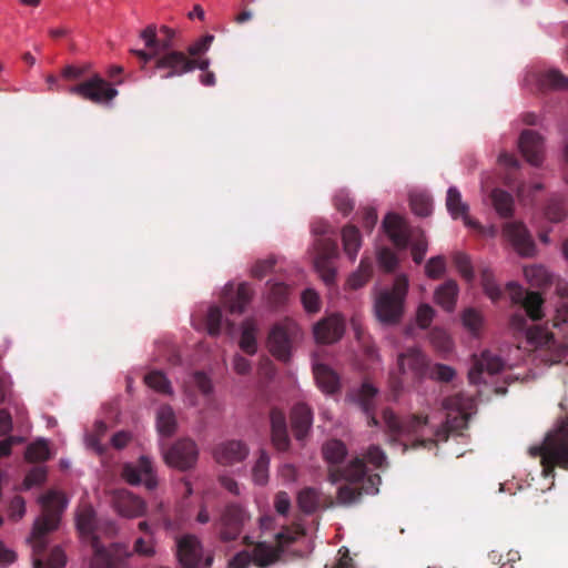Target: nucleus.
<instances>
[{
  "instance_id": "f257e3e1",
  "label": "nucleus",
  "mask_w": 568,
  "mask_h": 568,
  "mask_svg": "<svg viewBox=\"0 0 568 568\" xmlns=\"http://www.w3.org/2000/svg\"><path fill=\"white\" fill-rule=\"evenodd\" d=\"M42 513L36 519L29 538L32 547L33 568H63L67 557L60 547H53L47 556L48 535L58 529L68 500L62 493L50 490L39 498Z\"/></svg>"
},
{
  "instance_id": "f03ea898",
  "label": "nucleus",
  "mask_w": 568,
  "mask_h": 568,
  "mask_svg": "<svg viewBox=\"0 0 568 568\" xmlns=\"http://www.w3.org/2000/svg\"><path fill=\"white\" fill-rule=\"evenodd\" d=\"M514 304H520L524 313L518 312L511 315L509 324L516 333H525L528 342L536 347H550L555 337L548 329L535 325L528 326V316L531 321H539L544 317V298L538 292H525L521 286L510 282L507 284Z\"/></svg>"
},
{
  "instance_id": "7ed1b4c3",
  "label": "nucleus",
  "mask_w": 568,
  "mask_h": 568,
  "mask_svg": "<svg viewBox=\"0 0 568 568\" xmlns=\"http://www.w3.org/2000/svg\"><path fill=\"white\" fill-rule=\"evenodd\" d=\"M304 530L300 526L294 528L284 527L283 530L275 535L276 545H271L266 541H254L253 537L245 535L242 538V544L252 547V551L241 550L235 554L227 564V568H248L254 564L258 568H267L277 562L285 547L295 542Z\"/></svg>"
},
{
  "instance_id": "20e7f679",
  "label": "nucleus",
  "mask_w": 568,
  "mask_h": 568,
  "mask_svg": "<svg viewBox=\"0 0 568 568\" xmlns=\"http://www.w3.org/2000/svg\"><path fill=\"white\" fill-rule=\"evenodd\" d=\"M429 358L419 348L409 347L397 355L396 367L389 372V389L397 399L405 389L417 387L428 375Z\"/></svg>"
},
{
  "instance_id": "39448f33",
  "label": "nucleus",
  "mask_w": 568,
  "mask_h": 568,
  "mask_svg": "<svg viewBox=\"0 0 568 568\" xmlns=\"http://www.w3.org/2000/svg\"><path fill=\"white\" fill-rule=\"evenodd\" d=\"M342 479L348 484L338 488L337 500L343 505H351L359 500L363 493L373 494L377 493V486L382 479L378 474L366 475V464L362 458H354L346 467V469H332L329 473V480L335 484Z\"/></svg>"
},
{
  "instance_id": "423d86ee",
  "label": "nucleus",
  "mask_w": 568,
  "mask_h": 568,
  "mask_svg": "<svg viewBox=\"0 0 568 568\" xmlns=\"http://www.w3.org/2000/svg\"><path fill=\"white\" fill-rule=\"evenodd\" d=\"M529 454L541 458L545 477H554L556 467L568 470V417L559 418L544 443L530 447Z\"/></svg>"
},
{
  "instance_id": "0eeeda50",
  "label": "nucleus",
  "mask_w": 568,
  "mask_h": 568,
  "mask_svg": "<svg viewBox=\"0 0 568 568\" xmlns=\"http://www.w3.org/2000/svg\"><path fill=\"white\" fill-rule=\"evenodd\" d=\"M312 232L316 236L314 242V267L321 278L331 285L335 281L336 271L333 266V258L338 254V246L335 233L325 221H316L312 224Z\"/></svg>"
},
{
  "instance_id": "6e6552de",
  "label": "nucleus",
  "mask_w": 568,
  "mask_h": 568,
  "mask_svg": "<svg viewBox=\"0 0 568 568\" xmlns=\"http://www.w3.org/2000/svg\"><path fill=\"white\" fill-rule=\"evenodd\" d=\"M250 510L241 503H226L214 523L216 538L223 542L236 541L251 523Z\"/></svg>"
},
{
  "instance_id": "1a4fd4ad",
  "label": "nucleus",
  "mask_w": 568,
  "mask_h": 568,
  "mask_svg": "<svg viewBox=\"0 0 568 568\" xmlns=\"http://www.w3.org/2000/svg\"><path fill=\"white\" fill-rule=\"evenodd\" d=\"M408 281L405 276H397L390 290L382 291L375 300V313L379 322L396 324L404 312V302L407 295Z\"/></svg>"
},
{
  "instance_id": "9d476101",
  "label": "nucleus",
  "mask_w": 568,
  "mask_h": 568,
  "mask_svg": "<svg viewBox=\"0 0 568 568\" xmlns=\"http://www.w3.org/2000/svg\"><path fill=\"white\" fill-rule=\"evenodd\" d=\"M384 420L389 432L396 436H417L412 443V448L433 449L437 447V439L419 437L424 435L428 425V417L426 415L414 414L402 419L392 412L386 410L384 412Z\"/></svg>"
},
{
  "instance_id": "9b49d317",
  "label": "nucleus",
  "mask_w": 568,
  "mask_h": 568,
  "mask_svg": "<svg viewBox=\"0 0 568 568\" xmlns=\"http://www.w3.org/2000/svg\"><path fill=\"white\" fill-rule=\"evenodd\" d=\"M90 546L92 549L90 568H128L131 552L126 545L112 542L104 546L100 539H93Z\"/></svg>"
},
{
  "instance_id": "f8f14e48",
  "label": "nucleus",
  "mask_w": 568,
  "mask_h": 568,
  "mask_svg": "<svg viewBox=\"0 0 568 568\" xmlns=\"http://www.w3.org/2000/svg\"><path fill=\"white\" fill-rule=\"evenodd\" d=\"M210 67L209 59H191L181 51H170L158 58L155 69L164 70L161 74L162 79H171L181 77L184 73L191 72L194 69L206 71Z\"/></svg>"
},
{
  "instance_id": "ddd939ff",
  "label": "nucleus",
  "mask_w": 568,
  "mask_h": 568,
  "mask_svg": "<svg viewBox=\"0 0 568 568\" xmlns=\"http://www.w3.org/2000/svg\"><path fill=\"white\" fill-rule=\"evenodd\" d=\"M300 333L298 325L290 318L276 323L268 334V348L274 357L284 363L288 362L292 345Z\"/></svg>"
},
{
  "instance_id": "4468645a",
  "label": "nucleus",
  "mask_w": 568,
  "mask_h": 568,
  "mask_svg": "<svg viewBox=\"0 0 568 568\" xmlns=\"http://www.w3.org/2000/svg\"><path fill=\"white\" fill-rule=\"evenodd\" d=\"M69 93L95 104H109L116 95L118 90L99 74L69 88Z\"/></svg>"
},
{
  "instance_id": "2eb2a0df",
  "label": "nucleus",
  "mask_w": 568,
  "mask_h": 568,
  "mask_svg": "<svg viewBox=\"0 0 568 568\" xmlns=\"http://www.w3.org/2000/svg\"><path fill=\"white\" fill-rule=\"evenodd\" d=\"M121 477L131 486L143 484L150 491L158 487L153 462L148 456H141L136 463H125L121 469Z\"/></svg>"
},
{
  "instance_id": "dca6fc26",
  "label": "nucleus",
  "mask_w": 568,
  "mask_h": 568,
  "mask_svg": "<svg viewBox=\"0 0 568 568\" xmlns=\"http://www.w3.org/2000/svg\"><path fill=\"white\" fill-rule=\"evenodd\" d=\"M111 504L119 516L128 519L143 517L148 509L143 498L125 488L112 491Z\"/></svg>"
},
{
  "instance_id": "f3484780",
  "label": "nucleus",
  "mask_w": 568,
  "mask_h": 568,
  "mask_svg": "<svg viewBox=\"0 0 568 568\" xmlns=\"http://www.w3.org/2000/svg\"><path fill=\"white\" fill-rule=\"evenodd\" d=\"M165 463L180 470L192 468L199 456L195 442L189 438L180 439L163 454Z\"/></svg>"
},
{
  "instance_id": "a211bd4d",
  "label": "nucleus",
  "mask_w": 568,
  "mask_h": 568,
  "mask_svg": "<svg viewBox=\"0 0 568 568\" xmlns=\"http://www.w3.org/2000/svg\"><path fill=\"white\" fill-rule=\"evenodd\" d=\"M503 234L519 255L530 257L535 254V242L521 222H507L503 227Z\"/></svg>"
},
{
  "instance_id": "6ab92c4d",
  "label": "nucleus",
  "mask_w": 568,
  "mask_h": 568,
  "mask_svg": "<svg viewBox=\"0 0 568 568\" xmlns=\"http://www.w3.org/2000/svg\"><path fill=\"white\" fill-rule=\"evenodd\" d=\"M176 556L183 568H197L203 560V547L195 535H184L176 541Z\"/></svg>"
},
{
  "instance_id": "aec40b11",
  "label": "nucleus",
  "mask_w": 568,
  "mask_h": 568,
  "mask_svg": "<svg viewBox=\"0 0 568 568\" xmlns=\"http://www.w3.org/2000/svg\"><path fill=\"white\" fill-rule=\"evenodd\" d=\"M345 332V322L337 315L332 314L318 321L313 327L315 341L321 344H333L338 342Z\"/></svg>"
},
{
  "instance_id": "412c9836",
  "label": "nucleus",
  "mask_w": 568,
  "mask_h": 568,
  "mask_svg": "<svg viewBox=\"0 0 568 568\" xmlns=\"http://www.w3.org/2000/svg\"><path fill=\"white\" fill-rule=\"evenodd\" d=\"M252 297L253 290L248 283H241L236 288L229 284L223 291L222 302L231 314H242Z\"/></svg>"
},
{
  "instance_id": "4be33fe9",
  "label": "nucleus",
  "mask_w": 568,
  "mask_h": 568,
  "mask_svg": "<svg viewBox=\"0 0 568 568\" xmlns=\"http://www.w3.org/2000/svg\"><path fill=\"white\" fill-rule=\"evenodd\" d=\"M518 145L526 161L539 166L544 160V138L534 130H524L520 133Z\"/></svg>"
},
{
  "instance_id": "5701e85b",
  "label": "nucleus",
  "mask_w": 568,
  "mask_h": 568,
  "mask_svg": "<svg viewBox=\"0 0 568 568\" xmlns=\"http://www.w3.org/2000/svg\"><path fill=\"white\" fill-rule=\"evenodd\" d=\"M156 31L158 29L155 24H149L145 29H143L140 32V39L144 42V45L148 49H150V51L136 49L130 50V52L140 60L141 69H144L145 65L152 60L155 61V65L158 58L163 55V53L160 54L163 51L161 50V42L160 39L158 38Z\"/></svg>"
},
{
  "instance_id": "b1692460",
  "label": "nucleus",
  "mask_w": 568,
  "mask_h": 568,
  "mask_svg": "<svg viewBox=\"0 0 568 568\" xmlns=\"http://www.w3.org/2000/svg\"><path fill=\"white\" fill-rule=\"evenodd\" d=\"M98 520L95 510L90 504L82 503L79 505L75 513V526L81 537L89 544L93 539H99L97 535Z\"/></svg>"
},
{
  "instance_id": "393cba45",
  "label": "nucleus",
  "mask_w": 568,
  "mask_h": 568,
  "mask_svg": "<svg viewBox=\"0 0 568 568\" xmlns=\"http://www.w3.org/2000/svg\"><path fill=\"white\" fill-rule=\"evenodd\" d=\"M503 368L504 362L498 355L489 351H484L480 358L476 359L474 366L470 368L468 379L471 384L477 385L481 383L484 372L494 375L503 371Z\"/></svg>"
},
{
  "instance_id": "a878e982",
  "label": "nucleus",
  "mask_w": 568,
  "mask_h": 568,
  "mask_svg": "<svg viewBox=\"0 0 568 568\" xmlns=\"http://www.w3.org/2000/svg\"><path fill=\"white\" fill-rule=\"evenodd\" d=\"M248 455V448L241 440H227L216 446L214 458L219 464L233 465L244 460Z\"/></svg>"
},
{
  "instance_id": "bb28decb",
  "label": "nucleus",
  "mask_w": 568,
  "mask_h": 568,
  "mask_svg": "<svg viewBox=\"0 0 568 568\" xmlns=\"http://www.w3.org/2000/svg\"><path fill=\"white\" fill-rule=\"evenodd\" d=\"M291 425L297 440H304L313 425V412L305 403H298L291 410Z\"/></svg>"
},
{
  "instance_id": "cd10ccee",
  "label": "nucleus",
  "mask_w": 568,
  "mask_h": 568,
  "mask_svg": "<svg viewBox=\"0 0 568 568\" xmlns=\"http://www.w3.org/2000/svg\"><path fill=\"white\" fill-rule=\"evenodd\" d=\"M383 229L398 248H405L409 242L406 222L395 213H388L383 221Z\"/></svg>"
},
{
  "instance_id": "c85d7f7f",
  "label": "nucleus",
  "mask_w": 568,
  "mask_h": 568,
  "mask_svg": "<svg viewBox=\"0 0 568 568\" xmlns=\"http://www.w3.org/2000/svg\"><path fill=\"white\" fill-rule=\"evenodd\" d=\"M270 417L272 443L277 450L286 452L290 447V437L285 414L277 408H273Z\"/></svg>"
},
{
  "instance_id": "c756f323",
  "label": "nucleus",
  "mask_w": 568,
  "mask_h": 568,
  "mask_svg": "<svg viewBox=\"0 0 568 568\" xmlns=\"http://www.w3.org/2000/svg\"><path fill=\"white\" fill-rule=\"evenodd\" d=\"M446 207L454 220L462 217L466 226H478V224L468 216L469 207L463 202L462 194L455 186H450L447 191Z\"/></svg>"
},
{
  "instance_id": "7c9ffc66",
  "label": "nucleus",
  "mask_w": 568,
  "mask_h": 568,
  "mask_svg": "<svg viewBox=\"0 0 568 568\" xmlns=\"http://www.w3.org/2000/svg\"><path fill=\"white\" fill-rule=\"evenodd\" d=\"M532 78L536 81L537 89L541 92L568 89V78L556 69L535 73Z\"/></svg>"
},
{
  "instance_id": "2f4dec72",
  "label": "nucleus",
  "mask_w": 568,
  "mask_h": 568,
  "mask_svg": "<svg viewBox=\"0 0 568 568\" xmlns=\"http://www.w3.org/2000/svg\"><path fill=\"white\" fill-rule=\"evenodd\" d=\"M377 394V388L369 383H363L357 394V402L362 410L367 417V424L369 426H376L378 424L375 416V402L374 398Z\"/></svg>"
},
{
  "instance_id": "473e14b6",
  "label": "nucleus",
  "mask_w": 568,
  "mask_h": 568,
  "mask_svg": "<svg viewBox=\"0 0 568 568\" xmlns=\"http://www.w3.org/2000/svg\"><path fill=\"white\" fill-rule=\"evenodd\" d=\"M314 377L318 388L326 394H334L339 388L337 374L325 364H315L313 367Z\"/></svg>"
},
{
  "instance_id": "72a5a7b5",
  "label": "nucleus",
  "mask_w": 568,
  "mask_h": 568,
  "mask_svg": "<svg viewBox=\"0 0 568 568\" xmlns=\"http://www.w3.org/2000/svg\"><path fill=\"white\" fill-rule=\"evenodd\" d=\"M458 292L459 290L456 281L448 280L437 287L434 294V300L442 308L447 312H452L455 308Z\"/></svg>"
},
{
  "instance_id": "f704fd0d",
  "label": "nucleus",
  "mask_w": 568,
  "mask_h": 568,
  "mask_svg": "<svg viewBox=\"0 0 568 568\" xmlns=\"http://www.w3.org/2000/svg\"><path fill=\"white\" fill-rule=\"evenodd\" d=\"M323 455L325 460L331 465L328 474L332 469H343L339 465L344 462L347 449L345 444L339 439H331L323 446Z\"/></svg>"
},
{
  "instance_id": "c9c22d12",
  "label": "nucleus",
  "mask_w": 568,
  "mask_h": 568,
  "mask_svg": "<svg viewBox=\"0 0 568 568\" xmlns=\"http://www.w3.org/2000/svg\"><path fill=\"white\" fill-rule=\"evenodd\" d=\"M491 204L497 214L503 219H509L514 214V197L501 189H494L490 192Z\"/></svg>"
},
{
  "instance_id": "e433bc0d",
  "label": "nucleus",
  "mask_w": 568,
  "mask_h": 568,
  "mask_svg": "<svg viewBox=\"0 0 568 568\" xmlns=\"http://www.w3.org/2000/svg\"><path fill=\"white\" fill-rule=\"evenodd\" d=\"M321 504V494L316 488L305 487L297 494L298 508L306 515L315 513Z\"/></svg>"
},
{
  "instance_id": "4c0bfd02",
  "label": "nucleus",
  "mask_w": 568,
  "mask_h": 568,
  "mask_svg": "<svg viewBox=\"0 0 568 568\" xmlns=\"http://www.w3.org/2000/svg\"><path fill=\"white\" fill-rule=\"evenodd\" d=\"M344 252L353 261L362 245V237L355 225H346L342 231Z\"/></svg>"
},
{
  "instance_id": "58836bf2",
  "label": "nucleus",
  "mask_w": 568,
  "mask_h": 568,
  "mask_svg": "<svg viewBox=\"0 0 568 568\" xmlns=\"http://www.w3.org/2000/svg\"><path fill=\"white\" fill-rule=\"evenodd\" d=\"M156 427L161 435L172 436L176 428V419L171 406L163 405L159 408L156 415Z\"/></svg>"
},
{
  "instance_id": "ea45409f",
  "label": "nucleus",
  "mask_w": 568,
  "mask_h": 568,
  "mask_svg": "<svg viewBox=\"0 0 568 568\" xmlns=\"http://www.w3.org/2000/svg\"><path fill=\"white\" fill-rule=\"evenodd\" d=\"M256 326L252 320H246L242 324V334L240 338V347L247 355H254L257 351L256 344Z\"/></svg>"
},
{
  "instance_id": "a19ab883",
  "label": "nucleus",
  "mask_w": 568,
  "mask_h": 568,
  "mask_svg": "<svg viewBox=\"0 0 568 568\" xmlns=\"http://www.w3.org/2000/svg\"><path fill=\"white\" fill-rule=\"evenodd\" d=\"M372 274L373 263L369 260L363 258L358 270L348 277L347 285L352 290H357L367 283Z\"/></svg>"
},
{
  "instance_id": "79ce46f5",
  "label": "nucleus",
  "mask_w": 568,
  "mask_h": 568,
  "mask_svg": "<svg viewBox=\"0 0 568 568\" xmlns=\"http://www.w3.org/2000/svg\"><path fill=\"white\" fill-rule=\"evenodd\" d=\"M270 457L265 450H260V455L252 468V477L255 484L265 485L268 480Z\"/></svg>"
},
{
  "instance_id": "37998d69",
  "label": "nucleus",
  "mask_w": 568,
  "mask_h": 568,
  "mask_svg": "<svg viewBox=\"0 0 568 568\" xmlns=\"http://www.w3.org/2000/svg\"><path fill=\"white\" fill-rule=\"evenodd\" d=\"M24 457L30 463L48 460L50 458V450L47 440L38 439L30 444L26 449Z\"/></svg>"
},
{
  "instance_id": "c03bdc74",
  "label": "nucleus",
  "mask_w": 568,
  "mask_h": 568,
  "mask_svg": "<svg viewBox=\"0 0 568 568\" xmlns=\"http://www.w3.org/2000/svg\"><path fill=\"white\" fill-rule=\"evenodd\" d=\"M480 282L485 293L493 301H498L501 297V288L496 283L494 273L488 267L480 271Z\"/></svg>"
},
{
  "instance_id": "a18cd8bd",
  "label": "nucleus",
  "mask_w": 568,
  "mask_h": 568,
  "mask_svg": "<svg viewBox=\"0 0 568 568\" xmlns=\"http://www.w3.org/2000/svg\"><path fill=\"white\" fill-rule=\"evenodd\" d=\"M524 273H525L526 278L534 286H539V287L546 286L551 282L550 274L541 265H534V266L525 267Z\"/></svg>"
},
{
  "instance_id": "49530a36",
  "label": "nucleus",
  "mask_w": 568,
  "mask_h": 568,
  "mask_svg": "<svg viewBox=\"0 0 568 568\" xmlns=\"http://www.w3.org/2000/svg\"><path fill=\"white\" fill-rule=\"evenodd\" d=\"M145 383L149 387L162 394H171L172 387L168 377L160 371L150 372L145 376Z\"/></svg>"
},
{
  "instance_id": "de8ad7c7",
  "label": "nucleus",
  "mask_w": 568,
  "mask_h": 568,
  "mask_svg": "<svg viewBox=\"0 0 568 568\" xmlns=\"http://www.w3.org/2000/svg\"><path fill=\"white\" fill-rule=\"evenodd\" d=\"M267 285L270 303L274 306L283 305L288 298L290 287L282 282H267Z\"/></svg>"
},
{
  "instance_id": "09e8293b",
  "label": "nucleus",
  "mask_w": 568,
  "mask_h": 568,
  "mask_svg": "<svg viewBox=\"0 0 568 568\" xmlns=\"http://www.w3.org/2000/svg\"><path fill=\"white\" fill-rule=\"evenodd\" d=\"M410 207L416 215L422 217L428 216L432 213V200L423 193L412 194Z\"/></svg>"
},
{
  "instance_id": "8fccbe9b",
  "label": "nucleus",
  "mask_w": 568,
  "mask_h": 568,
  "mask_svg": "<svg viewBox=\"0 0 568 568\" xmlns=\"http://www.w3.org/2000/svg\"><path fill=\"white\" fill-rule=\"evenodd\" d=\"M455 375H456L455 369L448 365H445V364L430 365L429 364V372H428L427 377H429L432 379H435L438 382H444V383H449L453 381Z\"/></svg>"
},
{
  "instance_id": "3c124183",
  "label": "nucleus",
  "mask_w": 568,
  "mask_h": 568,
  "mask_svg": "<svg viewBox=\"0 0 568 568\" xmlns=\"http://www.w3.org/2000/svg\"><path fill=\"white\" fill-rule=\"evenodd\" d=\"M223 323L222 311L219 306H211L206 315V327L211 336L220 334Z\"/></svg>"
},
{
  "instance_id": "603ef678",
  "label": "nucleus",
  "mask_w": 568,
  "mask_h": 568,
  "mask_svg": "<svg viewBox=\"0 0 568 568\" xmlns=\"http://www.w3.org/2000/svg\"><path fill=\"white\" fill-rule=\"evenodd\" d=\"M454 264L459 272V274L467 281L471 282L474 280V270L470 262V258L467 254L458 252L454 255Z\"/></svg>"
},
{
  "instance_id": "864d4df0",
  "label": "nucleus",
  "mask_w": 568,
  "mask_h": 568,
  "mask_svg": "<svg viewBox=\"0 0 568 568\" xmlns=\"http://www.w3.org/2000/svg\"><path fill=\"white\" fill-rule=\"evenodd\" d=\"M545 215L551 222L562 221L567 215L564 202L558 199L550 200L546 205Z\"/></svg>"
},
{
  "instance_id": "5fc2aeb1",
  "label": "nucleus",
  "mask_w": 568,
  "mask_h": 568,
  "mask_svg": "<svg viewBox=\"0 0 568 568\" xmlns=\"http://www.w3.org/2000/svg\"><path fill=\"white\" fill-rule=\"evenodd\" d=\"M446 271V260L444 256L438 255L429 258L425 265V273L429 278L437 280Z\"/></svg>"
},
{
  "instance_id": "6e6d98bb",
  "label": "nucleus",
  "mask_w": 568,
  "mask_h": 568,
  "mask_svg": "<svg viewBox=\"0 0 568 568\" xmlns=\"http://www.w3.org/2000/svg\"><path fill=\"white\" fill-rule=\"evenodd\" d=\"M462 321L464 326L473 334H477L483 325L480 313L474 308H467L463 313Z\"/></svg>"
},
{
  "instance_id": "4d7b16f0",
  "label": "nucleus",
  "mask_w": 568,
  "mask_h": 568,
  "mask_svg": "<svg viewBox=\"0 0 568 568\" xmlns=\"http://www.w3.org/2000/svg\"><path fill=\"white\" fill-rule=\"evenodd\" d=\"M435 316V310L429 304H420L416 312V323L422 329L430 326Z\"/></svg>"
},
{
  "instance_id": "13d9d810",
  "label": "nucleus",
  "mask_w": 568,
  "mask_h": 568,
  "mask_svg": "<svg viewBox=\"0 0 568 568\" xmlns=\"http://www.w3.org/2000/svg\"><path fill=\"white\" fill-rule=\"evenodd\" d=\"M333 201L336 210L343 213L344 215H347L354 209V201L351 199L349 194L344 190L336 192Z\"/></svg>"
},
{
  "instance_id": "bf43d9fd",
  "label": "nucleus",
  "mask_w": 568,
  "mask_h": 568,
  "mask_svg": "<svg viewBox=\"0 0 568 568\" xmlns=\"http://www.w3.org/2000/svg\"><path fill=\"white\" fill-rule=\"evenodd\" d=\"M213 40H214L213 36L206 34V36L200 38L197 41H195L191 45H189L187 53L190 57H192L191 59H195L196 57L205 53L209 50Z\"/></svg>"
},
{
  "instance_id": "052dcab7",
  "label": "nucleus",
  "mask_w": 568,
  "mask_h": 568,
  "mask_svg": "<svg viewBox=\"0 0 568 568\" xmlns=\"http://www.w3.org/2000/svg\"><path fill=\"white\" fill-rule=\"evenodd\" d=\"M377 260L379 265L387 272L394 271L397 265L396 254L387 247H383L379 250Z\"/></svg>"
},
{
  "instance_id": "680f3d73",
  "label": "nucleus",
  "mask_w": 568,
  "mask_h": 568,
  "mask_svg": "<svg viewBox=\"0 0 568 568\" xmlns=\"http://www.w3.org/2000/svg\"><path fill=\"white\" fill-rule=\"evenodd\" d=\"M47 479V470L44 467H34L32 468L27 475H26V478H24V486L26 488H31L33 486H38V485H41Z\"/></svg>"
},
{
  "instance_id": "e2e57ef3",
  "label": "nucleus",
  "mask_w": 568,
  "mask_h": 568,
  "mask_svg": "<svg viewBox=\"0 0 568 568\" xmlns=\"http://www.w3.org/2000/svg\"><path fill=\"white\" fill-rule=\"evenodd\" d=\"M302 303L308 313H316L321 308L320 296L313 290H305L302 294Z\"/></svg>"
},
{
  "instance_id": "0e129e2a",
  "label": "nucleus",
  "mask_w": 568,
  "mask_h": 568,
  "mask_svg": "<svg viewBox=\"0 0 568 568\" xmlns=\"http://www.w3.org/2000/svg\"><path fill=\"white\" fill-rule=\"evenodd\" d=\"M118 525L114 520L109 518H99L97 525V535L100 539V535L112 538L118 534Z\"/></svg>"
},
{
  "instance_id": "69168bd1",
  "label": "nucleus",
  "mask_w": 568,
  "mask_h": 568,
  "mask_svg": "<svg viewBox=\"0 0 568 568\" xmlns=\"http://www.w3.org/2000/svg\"><path fill=\"white\" fill-rule=\"evenodd\" d=\"M274 266H275V260L273 257L260 260L253 265L251 274L253 277L261 280L266 274H268L273 270Z\"/></svg>"
},
{
  "instance_id": "338daca9",
  "label": "nucleus",
  "mask_w": 568,
  "mask_h": 568,
  "mask_svg": "<svg viewBox=\"0 0 568 568\" xmlns=\"http://www.w3.org/2000/svg\"><path fill=\"white\" fill-rule=\"evenodd\" d=\"M26 514V501L21 496H14L9 504V517L13 521L20 520Z\"/></svg>"
},
{
  "instance_id": "774afa93",
  "label": "nucleus",
  "mask_w": 568,
  "mask_h": 568,
  "mask_svg": "<svg viewBox=\"0 0 568 568\" xmlns=\"http://www.w3.org/2000/svg\"><path fill=\"white\" fill-rule=\"evenodd\" d=\"M133 550L135 554L144 557H152L155 554L152 538L140 537L134 541Z\"/></svg>"
}]
</instances>
